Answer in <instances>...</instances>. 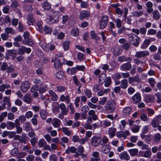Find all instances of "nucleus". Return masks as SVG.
Returning <instances> with one entry per match:
<instances>
[{
	"instance_id": "nucleus-1",
	"label": "nucleus",
	"mask_w": 161,
	"mask_h": 161,
	"mask_svg": "<svg viewBox=\"0 0 161 161\" xmlns=\"http://www.w3.org/2000/svg\"><path fill=\"white\" fill-rule=\"evenodd\" d=\"M128 39L130 42L132 43V45L135 47L138 46L140 39L137 35L131 33L129 35Z\"/></svg>"
},
{
	"instance_id": "nucleus-2",
	"label": "nucleus",
	"mask_w": 161,
	"mask_h": 161,
	"mask_svg": "<svg viewBox=\"0 0 161 161\" xmlns=\"http://www.w3.org/2000/svg\"><path fill=\"white\" fill-rule=\"evenodd\" d=\"M116 104V102L114 100L107 102L104 106L105 110L108 113H111L115 110Z\"/></svg>"
},
{
	"instance_id": "nucleus-3",
	"label": "nucleus",
	"mask_w": 161,
	"mask_h": 161,
	"mask_svg": "<svg viewBox=\"0 0 161 161\" xmlns=\"http://www.w3.org/2000/svg\"><path fill=\"white\" fill-rule=\"evenodd\" d=\"M0 70L1 71L6 70V72L8 73L13 71L14 68L12 65L8 66L6 63L4 62L1 65Z\"/></svg>"
},
{
	"instance_id": "nucleus-4",
	"label": "nucleus",
	"mask_w": 161,
	"mask_h": 161,
	"mask_svg": "<svg viewBox=\"0 0 161 161\" xmlns=\"http://www.w3.org/2000/svg\"><path fill=\"white\" fill-rule=\"evenodd\" d=\"M30 87L29 82L27 81H24L21 83L20 89L22 92L25 93L27 92Z\"/></svg>"
},
{
	"instance_id": "nucleus-5",
	"label": "nucleus",
	"mask_w": 161,
	"mask_h": 161,
	"mask_svg": "<svg viewBox=\"0 0 161 161\" xmlns=\"http://www.w3.org/2000/svg\"><path fill=\"white\" fill-rule=\"evenodd\" d=\"M149 52L147 50H143L136 52L135 55V57L138 58H144L149 55Z\"/></svg>"
},
{
	"instance_id": "nucleus-6",
	"label": "nucleus",
	"mask_w": 161,
	"mask_h": 161,
	"mask_svg": "<svg viewBox=\"0 0 161 161\" xmlns=\"http://www.w3.org/2000/svg\"><path fill=\"white\" fill-rule=\"evenodd\" d=\"M108 18L107 16H103L100 23V27L102 29L104 28L106 26L108 21Z\"/></svg>"
},
{
	"instance_id": "nucleus-7",
	"label": "nucleus",
	"mask_w": 161,
	"mask_h": 161,
	"mask_svg": "<svg viewBox=\"0 0 161 161\" xmlns=\"http://www.w3.org/2000/svg\"><path fill=\"white\" fill-rule=\"evenodd\" d=\"M130 134L129 131L126 130L125 131H120L117 132L116 136L118 138H125L128 136L130 135Z\"/></svg>"
},
{
	"instance_id": "nucleus-8",
	"label": "nucleus",
	"mask_w": 161,
	"mask_h": 161,
	"mask_svg": "<svg viewBox=\"0 0 161 161\" xmlns=\"http://www.w3.org/2000/svg\"><path fill=\"white\" fill-rule=\"evenodd\" d=\"M19 53L20 54H23L25 53H30L31 51V49L30 48H26L24 46H21L18 48Z\"/></svg>"
},
{
	"instance_id": "nucleus-9",
	"label": "nucleus",
	"mask_w": 161,
	"mask_h": 161,
	"mask_svg": "<svg viewBox=\"0 0 161 161\" xmlns=\"http://www.w3.org/2000/svg\"><path fill=\"white\" fill-rule=\"evenodd\" d=\"M101 141V138L99 137L94 136L92 138V145L94 147H97L99 145Z\"/></svg>"
},
{
	"instance_id": "nucleus-10",
	"label": "nucleus",
	"mask_w": 161,
	"mask_h": 161,
	"mask_svg": "<svg viewBox=\"0 0 161 161\" xmlns=\"http://www.w3.org/2000/svg\"><path fill=\"white\" fill-rule=\"evenodd\" d=\"M58 16L54 17L53 16H49L47 19V22L49 24H52L58 21Z\"/></svg>"
},
{
	"instance_id": "nucleus-11",
	"label": "nucleus",
	"mask_w": 161,
	"mask_h": 161,
	"mask_svg": "<svg viewBox=\"0 0 161 161\" xmlns=\"http://www.w3.org/2000/svg\"><path fill=\"white\" fill-rule=\"evenodd\" d=\"M131 64L130 63H126L122 64L120 67V69L123 71L130 70L131 69Z\"/></svg>"
},
{
	"instance_id": "nucleus-12",
	"label": "nucleus",
	"mask_w": 161,
	"mask_h": 161,
	"mask_svg": "<svg viewBox=\"0 0 161 161\" xmlns=\"http://www.w3.org/2000/svg\"><path fill=\"white\" fill-rule=\"evenodd\" d=\"M141 97L139 93H137L132 97V99L133 103L136 104L139 103L141 100Z\"/></svg>"
},
{
	"instance_id": "nucleus-13",
	"label": "nucleus",
	"mask_w": 161,
	"mask_h": 161,
	"mask_svg": "<svg viewBox=\"0 0 161 161\" xmlns=\"http://www.w3.org/2000/svg\"><path fill=\"white\" fill-rule=\"evenodd\" d=\"M27 22L29 25H33L35 22V19L33 15L31 14H28L27 16Z\"/></svg>"
},
{
	"instance_id": "nucleus-14",
	"label": "nucleus",
	"mask_w": 161,
	"mask_h": 161,
	"mask_svg": "<svg viewBox=\"0 0 161 161\" xmlns=\"http://www.w3.org/2000/svg\"><path fill=\"white\" fill-rule=\"evenodd\" d=\"M120 158L122 160H128L130 159V157L127 152L124 151L122 152L119 155Z\"/></svg>"
},
{
	"instance_id": "nucleus-15",
	"label": "nucleus",
	"mask_w": 161,
	"mask_h": 161,
	"mask_svg": "<svg viewBox=\"0 0 161 161\" xmlns=\"http://www.w3.org/2000/svg\"><path fill=\"white\" fill-rule=\"evenodd\" d=\"M102 145L101 150L102 151L105 153H107L109 152L110 148L109 144H101Z\"/></svg>"
},
{
	"instance_id": "nucleus-16",
	"label": "nucleus",
	"mask_w": 161,
	"mask_h": 161,
	"mask_svg": "<svg viewBox=\"0 0 161 161\" xmlns=\"http://www.w3.org/2000/svg\"><path fill=\"white\" fill-rule=\"evenodd\" d=\"M116 131V128L114 127H111L108 128V134L110 138H112L115 136Z\"/></svg>"
},
{
	"instance_id": "nucleus-17",
	"label": "nucleus",
	"mask_w": 161,
	"mask_h": 161,
	"mask_svg": "<svg viewBox=\"0 0 161 161\" xmlns=\"http://www.w3.org/2000/svg\"><path fill=\"white\" fill-rule=\"evenodd\" d=\"M88 114L89 116L88 117H90L91 119H92L94 120H96L97 119V116L95 114V111L94 110H89L88 112Z\"/></svg>"
},
{
	"instance_id": "nucleus-18",
	"label": "nucleus",
	"mask_w": 161,
	"mask_h": 161,
	"mask_svg": "<svg viewBox=\"0 0 161 161\" xmlns=\"http://www.w3.org/2000/svg\"><path fill=\"white\" fill-rule=\"evenodd\" d=\"M141 153H142V154L140 155V156L146 158H150L152 155V153L150 151H140V154H141Z\"/></svg>"
},
{
	"instance_id": "nucleus-19",
	"label": "nucleus",
	"mask_w": 161,
	"mask_h": 161,
	"mask_svg": "<svg viewBox=\"0 0 161 161\" xmlns=\"http://www.w3.org/2000/svg\"><path fill=\"white\" fill-rule=\"evenodd\" d=\"M90 14V13L87 11L84 10L82 11L80 13L79 18L80 20H82L84 18L89 16Z\"/></svg>"
},
{
	"instance_id": "nucleus-20",
	"label": "nucleus",
	"mask_w": 161,
	"mask_h": 161,
	"mask_svg": "<svg viewBox=\"0 0 161 161\" xmlns=\"http://www.w3.org/2000/svg\"><path fill=\"white\" fill-rule=\"evenodd\" d=\"M92 123V120L90 117H88L87 118V121L84 125V127L86 130H92V125H91Z\"/></svg>"
},
{
	"instance_id": "nucleus-21",
	"label": "nucleus",
	"mask_w": 161,
	"mask_h": 161,
	"mask_svg": "<svg viewBox=\"0 0 161 161\" xmlns=\"http://www.w3.org/2000/svg\"><path fill=\"white\" fill-rule=\"evenodd\" d=\"M79 34V30L76 26L74 27L71 31V35L74 37H77Z\"/></svg>"
},
{
	"instance_id": "nucleus-22",
	"label": "nucleus",
	"mask_w": 161,
	"mask_h": 161,
	"mask_svg": "<svg viewBox=\"0 0 161 161\" xmlns=\"http://www.w3.org/2000/svg\"><path fill=\"white\" fill-rule=\"evenodd\" d=\"M92 156L94 158H91L90 161H99L100 160V158L99 156V153L98 152H93L92 154Z\"/></svg>"
},
{
	"instance_id": "nucleus-23",
	"label": "nucleus",
	"mask_w": 161,
	"mask_h": 161,
	"mask_svg": "<svg viewBox=\"0 0 161 161\" xmlns=\"http://www.w3.org/2000/svg\"><path fill=\"white\" fill-rule=\"evenodd\" d=\"M146 5L147 7V13L148 14L151 13L153 10V3L150 1H148L146 3Z\"/></svg>"
},
{
	"instance_id": "nucleus-24",
	"label": "nucleus",
	"mask_w": 161,
	"mask_h": 161,
	"mask_svg": "<svg viewBox=\"0 0 161 161\" xmlns=\"http://www.w3.org/2000/svg\"><path fill=\"white\" fill-rule=\"evenodd\" d=\"M154 98L153 95H147L145 96L144 100L147 103H151L154 102Z\"/></svg>"
},
{
	"instance_id": "nucleus-25",
	"label": "nucleus",
	"mask_w": 161,
	"mask_h": 161,
	"mask_svg": "<svg viewBox=\"0 0 161 161\" xmlns=\"http://www.w3.org/2000/svg\"><path fill=\"white\" fill-rule=\"evenodd\" d=\"M107 78L106 75L104 73H101L99 76L98 83L100 84H103Z\"/></svg>"
},
{
	"instance_id": "nucleus-26",
	"label": "nucleus",
	"mask_w": 161,
	"mask_h": 161,
	"mask_svg": "<svg viewBox=\"0 0 161 161\" xmlns=\"http://www.w3.org/2000/svg\"><path fill=\"white\" fill-rule=\"evenodd\" d=\"M61 124V121L57 118H54L53 119L52 124L55 128L59 127Z\"/></svg>"
},
{
	"instance_id": "nucleus-27",
	"label": "nucleus",
	"mask_w": 161,
	"mask_h": 161,
	"mask_svg": "<svg viewBox=\"0 0 161 161\" xmlns=\"http://www.w3.org/2000/svg\"><path fill=\"white\" fill-rule=\"evenodd\" d=\"M50 43H47L43 41L41 42L40 45L42 48L47 52L49 51V47Z\"/></svg>"
},
{
	"instance_id": "nucleus-28",
	"label": "nucleus",
	"mask_w": 161,
	"mask_h": 161,
	"mask_svg": "<svg viewBox=\"0 0 161 161\" xmlns=\"http://www.w3.org/2000/svg\"><path fill=\"white\" fill-rule=\"evenodd\" d=\"M153 17L155 20H158L160 18L159 13L157 10H155L152 11Z\"/></svg>"
},
{
	"instance_id": "nucleus-29",
	"label": "nucleus",
	"mask_w": 161,
	"mask_h": 161,
	"mask_svg": "<svg viewBox=\"0 0 161 161\" xmlns=\"http://www.w3.org/2000/svg\"><path fill=\"white\" fill-rule=\"evenodd\" d=\"M137 144L138 146H141V149L143 150L147 149L148 148V146L147 145L144 144L142 141H139L137 142Z\"/></svg>"
},
{
	"instance_id": "nucleus-30",
	"label": "nucleus",
	"mask_w": 161,
	"mask_h": 161,
	"mask_svg": "<svg viewBox=\"0 0 161 161\" xmlns=\"http://www.w3.org/2000/svg\"><path fill=\"white\" fill-rule=\"evenodd\" d=\"M31 97L30 95L29 94L25 95L23 97V101L28 104H30L31 102Z\"/></svg>"
},
{
	"instance_id": "nucleus-31",
	"label": "nucleus",
	"mask_w": 161,
	"mask_h": 161,
	"mask_svg": "<svg viewBox=\"0 0 161 161\" xmlns=\"http://www.w3.org/2000/svg\"><path fill=\"white\" fill-rule=\"evenodd\" d=\"M10 99L9 97H4L3 100V103L2 104L3 105L6 106V105L8 106L9 108L11 106V103L10 102Z\"/></svg>"
},
{
	"instance_id": "nucleus-32",
	"label": "nucleus",
	"mask_w": 161,
	"mask_h": 161,
	"mask_svg": "<svg viewBox=\"0 0 161 161\" xmlns=\"http://www.w3.org/2000/svg\"><path fill=\"white\" fill-rule=\"evenodd\" d=\"M22 42L23 44L28 45L30 46L33 45L34 43L32 39L30 38H28L27 39L24 40L22 41Z\"/></svg>"
},
{
	"instance_id": "nucleus-33",
	"label": "nucleus",
	"mask_w": 161,
	"mask_h": 161,
	"mask_svg": "<svg viewBox=\"0 0 161 161\" xmlns=\"http://www.w3.org/2000/svg\"><path fill=\"white\" fill-rule=\"evenodd\" d=\"M132 14L133 17H139L141 16L144 13L143 11H136L133 12Z\"/></svg>"
},
{
	"instance_id": "nucleus-34",
	"label": "nucleus",
	"mask_w": 161,
	"mask_h": 161,
	"mask_svg": "<svg viewBox=\"0 0 161 161\" xmlns=\"http://www.w3.org/2000/svg\"><path fill=\"white\" fill-rule=\"evenodd\" d=\"M131 110V108L130 107H125L123 110V113L124 115L125 116L129 115Z\"/></svg>"
},
{
	"instance_id": "nucleus-35",
	"label": "nucleus",
	"mask_w": 161,
	"mask_h": 161,
	"mask_svg": "<svg viewBox=\"0 0 161 161\" xmlns=\"http://www.w3.org/2000/svg\"><path fill=\"white\" fill-rule=\"evenodd\" d=\"M120 87L123 89H125L128 87V81L127 79L123 80L121 82Z\"/></svg>"
},
{
	"instance_id": "nucleus-36",
	"label": "nucleus",
	"mask_w": 161,
	"mask_h": 161,
	"mask_svg": "<svg viewBox=\"0 0 161 161\" xmlns=\"http://www.w3.org/2000/svg\"><path fill=\"white\" fill-rule=\"evenodd\" d=\"M40 114L43 119H46L48 115V113L47 112L46 110L42 109L40 110Z\"/></svg>"
},
{
	"instance_id": "nucleus-37",
	"label": "nucleus",
	"mask_w": 161,
	"mask_h": 161,
	"mask_svg": "<svg viewBox=\"0 0 161 161\" xmlns=\"http://www.w3.org/2000/svg\"><path fill=\"white\" fill-rule=\"evenodd\" d=\"M150 42L148 39H145L143 43L141 46V48L142 49H146L149 46Z\"/></svg>"
},
{
	"instance_id": "nucleus-38",
	"label": "nucleus",
	"mask_w": 161,
	"mask_h": 161,
	"mask_svg": "<svg viewBox=\"0 0 161 161\" xmlns=\"http://www.w3.org/2000/svg\"><path fill=\"white\" fill-rule=\"evenodd\" d=\"M128 152L131 156H134L136 155L138 152V150L137 148H134L129 149Z\"/></svg>"
},
{
	"instance_id": "nucleus-39",
	"label": "nucleus",
	"mask_w": 161,
	"mask_h": 161,
	"mask_svg": "<svg viewBox=\"0 0 161 161\" xmlns=\"http://www.w3.org/2000/svg\"><path fill=\"white\" fill-rule=\"evenodd\" d=\"M54 65L56 69L58 70L61 69V64L58 59H56H56H55Z\"/></svg>"
},
{
	"instance_id": "nucleus-40",
	"label": "nucleus",
	"mask_w": 161,
	"mask_h": 161,
	"mask_svg": "<svg viewBox=\"0 0 161 161\" xmlns=\"http://www.w3.org/2000/svg\"><path fill=\"white\" fill-rule=\"evenodd\" d=\"M140 127V126L134 125L131 126V130L133 132L137 133L139 131Z\"/></svg>"
},
{
	"instance_id": "nucleus-41",
	"label": "nucleus",
	"mask_w": 161,
	"mask_h": 161,
	"mask_svg": "<svg viewBox=\"0 0 161 161\" xmlns=\"http://www.w3.org/2000/svg\"><path fill=\"white\" fill-rule=\"evenodd\" d=\"M10 88V86L9 84H2L0 86V92H3L6 88L8 89Z\"/></svg>"
},
{
	"instance_id": "nucleus-42",
	"label": "nucleus",
	"mask_w": 161,
	"mask_h": 161,
	"mask_svg": "<svg viewBox=\"0 0 161 161\" xmlns=\"http://www.w3.org/2000/svg\"><path fill=\"white\" fill-rule=\"evenodd\" d=\"M24 127L25 130L27 131H29L31 130L32 128L31 123L30 122H25Z\"/></svg>"
},
{
	"instance_id": "nucleus-43",
	"label": "nucleus",
	"mask_w": 161,
	"mask_h": 161,
	"mask_svg": "<svg viewBox=\"0 0 161 161\" xmlns=\"http://www.w3.org/2000/svg\"><path fill=\"white\" fill-rule=\"evenodd\" d=\"M49 93L52 97V100L53 101H55L57 100L58 97L54 92L53 91L50 90L49 91Z\"/></svg>"
},
{
	"instance_id": "nucleus-44",
	"label": "nucleus",
	"mask_w": 161,
	"mask_h": 161,
	"mask_svg": "<svg viewBox=\"0 0 161 161\" xmlns=\"http://www.w3.org/2000/svg\"><path fill=\"white\" fill-rule=\"evenodd\" d=\"M51 5L47 0L45 1L43 4L42 5V7L43 8L46 10L49 9L51 8Z\"/></svg>"
},
{
	"instance_id": "nucleus-45",
	"label": "nucleus",
	"mask_w": 161,
	"mask_h": 161,
	"mask_svg": "<svg viewBox=\"0 0 161 161\" xmlns=\"http://www.w3.org/2000/svg\"><path fill=\"white\" fill-rule=\"evenodd\" d=\"M122 52V49L119 47H116L114 48V54L116 56H118Z\"/></svg>"
},
{
	"instance_id": "nucleus-46",
	"label": "nucleus",
	"mask_w": 161,
	"mask_h": 161,
	"mask_svg": "<svg viewBox=\"0 0 161 161\" xmlns=\"http://www.w3.org/2000/svg\"><path fill=\"white\" fill-rule=\"evenodd\" d=\"M114 22L115 23L116 26L118 28H120L121 27L122 25V21L119 19H115Z\"/></svg>"
},
{
	"instance_id": "nucleus-47",
	"label": "nucleus",
	"mask_w": 161,
	"mask_h": 161,
	"mask_svg": "<svg viewBox=\"0 0 161 161\" xmlns=\"http://www.w3.org/2000/svg\"><path fill=\"white\" fill-rule=\"evenodd\" d=\"M140 119L144 121H148L149 120V118L145 113H142L140 116Z\"/></svg>"
},
{
	"instance_id": "nucleus-48",
	"label": "nucleus",
	"mask_w": 161,
	"mask_h": 161,
	"mask_svg": "<svg viewBox=\"0 0 161 161\" xmlns=\"http://www.w3.org/2000/svg\"><path fill=\"white\" fill-rule=\"evenodd\" d=\"M147 114L148 117H151L155 113L154 110L152 108H147L146 109Z\"/></svg>"
},
{
	"instance_id": "nucleus-49",
	"label": "nucleus",
	"mask_w": 161,
	"mask_h": 161,
	"mask_svg": "<svg viewBox=\"0 0 161 161\" xmlns=\"http://www.w3.org/2000/svg\"><path fill=\"white\" fill-rule=\"evenodd\" d=\"M7 128L8 130H12L14 127V122L9 121L7 123Z\"/></svg>"
},
{
	"instance_id": "nucleus-50",
	"label": "nucleus",
	"mask_w": 161,
	"mask_h": 161,
	"mask_svg": "<svg viewBox=\"0 0 161 161\" xmlns=\"http://www.w3.org/2000/svg\"><path fill=\"white\" fill-rule=\"evenodd\" d=\"M5 30L6 33L8 34H14L15 33V31L14 29L10 27L6 28Z\"/></svg>"
},
{
	"instance_id": "nucleus-51",
	"label": "nucleus",
	"mask_w": 161,
	"mask_h": 161,
	"mask_svg": "<svg viewBox=\"0 0 161 161\" xmlns=\"http://www.w3.org/2000/svg\"><path fill=\"white\" fill-rule=\"evenodd\" d=\"M46 144V142L43 138H42L39 140L38 142V145L41 147H44L45 144Z\"/></svg>"
},
{
	"instance_id": "nucleus-52",
	"label": "nucleus",
	"mask_w": 161,
	"mask_h": 161,
	"mask_svg": "<svg viewBox=\"0 0 161 161\" xmlns=\"http://www.w3.org/2000/svg\"><path fill=\"white\" fill-rule=\"evenodd\" d=\"M42 21L40 19L38 20L36 22V25L37 26L40 32H42Z\"/></svg>"
},
{
	"instance_id": "nucleus-53",
	"label": "nucleus",
	"mask_w": 161,
	"mask_h": 161,
	"mask_svg": "<svg viewBox=\"0 0 161 161\" xmlns=\"http://www.w3.org/2000/svg\"><path fill=\"white\" fill-rule=\"evenodd\" d=\"M154 140L156 142H158L161 140V135L159 133H156L154 134Z\"/></svg>"
},
{
	"instance_id": "nucleus-54",
	"label": "nucleus",
	"mask_w": 161,
	"mask_h": 161,
	"mask_svg": "<svg viewBox=\"0 0 161 161\" xmlns=\"http://www.w3.org/2000/svg\"><path fill=\"white\" fill-rule=\"evenodd\" d=\"M148 128L149 127L148 125L144 126L142 128V132L140 134V136H143V135H145V134L147 132Z\"/></svg>"
},
{
	"instance_id": "nucleus-55",
	"label": "nucleus",
	"mask_w": 161,
	"mask_h": 161,
	"mask_svg": "<svg viewBox=\"0 0 161 161\" xmlns=\"http://www.w3.org/2000/svg\"><path fill=\"white\" fill-rule=\"evenodd\" d=\"M151 125L153 127L156 128L159 125V123L154 118L151 122Z\"/></svg>"
},
{
	"instance_id": "nucleus-56",
	"label": "nucleus",
	"mask_w": 161,
	"mask_h": 161,
	"mask_svg": "<svg viewBox=\"0 0 161 161\" xmlns=\"http://www.w3.org/2000/svg\"><path fill=\"white\" fill-rule=\"evenodd\" d=\"M142 139H145L147 143H149L151 140V138L149 135H143V136H141Z\"/></svg>"
},
{
	"instance_id": "nucleus-57",
	"label": "nucleus",
	"mask_w": 161,
	"mask_h": 161,
	"mask_svg": "<svg viewBox=\"0 0 161 161\" xmlns=\"http://www.w3.org/2000/svg\"><path fill=\"white\" fill-rule=\"evenodd\" d=\"M161 56L158 53H155L153 56V59L155 61H160L161 59Z\"/></svg>"
},
{
	"instance_id": "nucleus-58",
	"label": "nucleus",
	"mask_w": 161,
	"mask_h": 161,
	"mask_svg": "<svg viewBox=\"0 0 161 161\" xmlns=\"http://www.w3.org/2000/svg\"><path fill=\"white\" fill-rule=\"evenodd\" d=\"M149 83L152 87H153L156 82L154 78H151L148 79Z\"/></svg>"
},
{
	"instance_id": "nucleus-59",
	"label": "nucleus",
	"mask_w": 161,
	"mask_h": 161,
	"mask_svg": "<svg viewBox=\"0 0 161 161\" xmlns=\"http://www.w3.org/2000/svg\"><path fill=\"white\" fill-rule=\"evenodd\" d=\"M18 152L19 150L16 148H14L11 151L10 154L14 157L17 156Z\"/></svg>"
},
{
	"instance_id": "nucleus-60",
	"label": "nucleus",
	"mask_w": 161,
	"mask_h": 161,
	"mask_svg": "<svg viewBox=\"0 0 161 161\" xmlns=\"http://www.w3.org/2000/svg\"><path fill=\"white\" fill-rule=\"evenodd\" d=\"M91 36L92 38L96 40H99L100 37H97V34L94 31H92L91 33Z\"/></svg>"
},
{
	"instance_id": "nucleus-61",
	"label": "nucleus",
	"mask_w": 161,
	"mask_h": 161,
	"mask_svg": "<svg viewBox=\"0 0 161 161\" xmlns=\"http://www.w3.org/2000/svg\"><path fill=\"white\" fill-rule=\"evenodd\" d=\"M64 75V73L61 71L58 72L55 74V76L56 78L58 79H62L63 78Z\"/></svg>"
},
{
	"instance_id": "nucleus-62",
	"label": "nucleus",
	"mask_w": 161,
	"mask_h": 161,
	"mask_svg": "<svg viewBox=\"0 0 161 161\" xmlns=\"http://www.w3.org/2000/svg\"><path fill=\"white\" fill-rule=\"evenodd\" d=\"M89 110V108L87 105H84L82 107L81 111L82 113L87 114Z\"/></svg>"
},
{
	"instance_id": "nucleus-63",
	"label": "nucleus",
	"mask_w": 161,
	"mask_h": 161,
	"mask_svg": "<svg viewBox=\"0 0 161 161\" xmlns=\"http://www.w3.org/2000/svg\"><path fill=\"white\" fill-rule=\"evenodd\" d=\"M106 80H105V83L104 84V86L105 87H108L109 86L111 83V80L110 77L107 78Z\"/></svg>"
},
{
	"instance_id": "nucleus-64",
	"label": "nucleus",
	"mask_w": 161,
	"mask_h": 161,
	"mask_svg": "<svg viewBox=\"0 0 161 161\" xmlns=\"http://www.w3.org/2000/svg\"><path fill=\"white\" fill-rule=\"evenodd\" d=\"M50 161H57L58 158L56 155L54 154H51L49 158Z\"/></svg>"
}]
</instances>
